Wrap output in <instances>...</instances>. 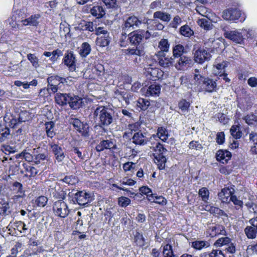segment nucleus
Segmentation results:
<instances>
[{
  "label": "nucleus",
  "instance_id": "nucleus-42",
  "mask_svg": "<svg viewBox=\"0 0 257 257\" xmlns=\"http://www.w3.org/2000/svg\"><path fill=\"white\" fill-rule=\"evenodd\" d=\"M48 201V199L47 197L44 196H40L36 199L35 203L37 206L43 207L46 205Z\"/></svg>",
  "mask_w": 257,
  "mask_h": 257
},
{
  "label": "nucleus",
  "instance_id": "nucleus-8",
  "mask_svg": "<svg viewBox=\"0 0 257 257\" xmlns=\"http://www.w3.org/2000/svg\"><path fill=\"white\" fill-rule=\"evenodd\" d=\"M235 186L232 184L227 185L218 193L219 199L222 203H229L230 199L235 193Z\"/></svg>",
  "mask_w": 257,
  "mask_h": 257
},
{
  "label": "nucleus",
  "instance_id": "nucleus-49",
  "mask_svg": "<svg viewBox=\"0 0 257 257\" xmlns=\"http://www.w3.org/2000/svg\"><path fill=\"white\" fill-rule=\"evenodd\" d=\"M47 158V153H39L38 154L35 153L34 162L36 164H38L41 161L46 160Z\"/></svg>",
  "mask_w": 257,
  "mask_h": 257
},
{
  "label": "nucleus",
  "instance_id": "nucleus-31",
  "mask_svg": "<svg viewBox=\"0 0 257 257\" xmlns=\"http://www.w3.org/2000/svg\"><path fill=\"white\" fill-rule=\"evenodd\" d=\"M190 103L185 99H181L178 103V107L182 114H185L189 110Z\"/></svg>",
  "mask_w": 257,
  "mask_h": 257
},
{
  "label": "nucleus",
  "instance_id": "nucleus-35",
  "mask_svg": "<svg viewBox=\"0 0 257 257\" xmlns=\"http://www.w3.org/2000/svg\"><path fill=\"white\" fill-rule=\"evenodd\" d=\"M198 24L206 30L212 29V24L209 20L207 19H201L198 21Z\"/></svg>",
  "mask_w": 257,
  "mask_h": 257
},
{
  "label": "nucleus",
  "instance_id": "nucleus-36",
  "mask_svg": "<svg viewBox=\"0 0 257 257\" xmlns=\"http://www.w3.org/2000/svg\"><path fill=\"white\" fill-rule=\"evenodd\" d=\"M199 196L201 197L202 200L207 202L209 199V192L206 187H202L199 189L198 192Z\"/></svg>",
  "mask_w": 257,
  "mask_h": 257
},
{
  "label": "nucleus",
  "instance_id": "nucleus-45",
  "mask_svg": "<svg viewBox=\"0 0 257 257\" xmlns=\"http://www.w3.org/2000/svg\"><path fill=\"white\" fill-rule=\"evenodd\" d=\"M232 202L233 204L235 206V208L237 209L241 208L243 207V201L239 199L234 194L233 195L231 196L230 199V202Z\"/></svg>",
  "mask_w": 257,
  "mask_h": 257
},
{
  "label": "nucleus",
  "instance_id": "nucleus-54",
  "mask_svg": "<svg viewBox=\"0 0 257 257\" xmlns=\"http://www.w3.org/2000/svg\"><path fill=\"white\" fill-rule=\"evenodd\" d=\"M154 20L152 21V26L155 30H160V23L158 22L157 20L156 19L158 18L161 19V12H157L154 14Z\"/></svg>",
  "mask_w": 257,
  "mask_h": 257
},
{
  "label": "nucleus",
  "instance_id": "nucleus-25",
  "mask_svg": "<svg viewBox=\"0 0 257 257\" xmlns=\"http://www.w3.org/2000/svg\"><path fill=\"white\" fill-rule=\"evenodd\" d=\"M160 92L161 87L159 84H152L147 89L146 95L157 97L159 96Z\"/></svg>",
  "mask_w": 257,
  "mask_h": 257
},
{
  "label": "nucleus",
  "instance_id": "nucleus-51",
  "mask_svg": "<svg viewBox=\"0 0 257 257\" xmlns=\"http://www.w3.org/2000/svg\"><path fill=\"white\" fill-rule=\"evenodd\" d=\"M135 242L139 246H143L145 245V239L142 234L137 232L135 235Z\"/></svg>",
  "mask_w": 257,
  "mask_h": 257
},
{
  "label": "nucleus",
  "instance_id": "nucleus-24",
  "mask_svg": "<svg viewBox=\"0 0 257 257\" xmlns=\"http://www.w3.org/2000/svg\"><path fill=\"white\" fill-rule=\"evenodd\" d=\"M146 73L148 78L153 81H156L161 78L159 69L157 68L149 67L146 70Z\"/></svg>",
  "mask_w": 257,
  "mask_h": 257
},
{
  "label": "nucleus",
  "instance_id": "nucleus-17",
  "mask_svg": "<svg viewBox=\"0 0 257 257\" xmlns=\"http://www.w3.org/2000/svg\"><path fill=\"white\" fill-rule=\"evenodd\" d=\"M63 63L69 67L70 71H74L76 69V59L72 52L65 54L63 60Z\"/></svg>",
  "mask_w": 257,
  "mask_h": 257
},
{
  "label": "nucleus",
  "instance_id": "nucleus-33",
  "mask_svg": "<svg viewBox=\"0 0 257 257\" xmlns=\"http://www.w3.org/2000/svg\"><path fill=\"white\" fill-rule=\"evenodd\" d=\"M46 131L48 137L52 138L55 135L54 132V123L53 121H48L45 123Z\"/></svg>",
  "mask_w": 257,
  "mask_h": 257
},
{
  "label": "nucleus",
  "instance_id": "nucleus-43",
  "mask_svg": "<svg viewBox=\"0 0 257 257\" xmlns=\"http://www.w3.org/2000/svg\"><path fill=\"white\" fill-rule=\"evenodd\" d=\"M89 132L90 128L88 124L86 122H83L79 133L81 134L83 137L87 138L89 136Z\"/></svg>",
  "mask_w": 257,
  "mask_h": 257
},
{
  "label": "nucleus",
  "instance_id": "nucleus-14",
  "mask_svg": "<svg viewBox=\"0 0 257 257\" xmlns=\"http://www.w3.org/2000/svg\"><path fill=\"white\" fill-rule=\"evenodd\" d=\"M192 64V60L190 58L183 56L179 58L175 67L178 70L185 71L191 67Z\"/></svg>",
  "mask_w": 257,
  "mask_h": 257
},
{
  "label": "nucleus",
  "instance_id": "nucleus-40",
  "mask_svg": "<svg viewBox=\"0 0 257 257\" xmlns=\"http://www.w3.org/2000/svg\"><path fill=\"white\" fill-rule=\"evenodd\" d=\"M230 132L232 136L235 139H239L241 137L242 133L238 125L232 126Z\"/></svg>",
  "mask_w": 257,
  "mask_h": 257
},
{
  "label": "nucleus",
  "instance_id": "nucleus-60",
  "mask_svg": "<svg viewBox=\"0 0 257 257\" xmlns=\"http://www.w3.org/2000/svg\"><path fill=\"white\" fill-rule=\"evenodd\" d=\"M210 229L211 230L210 234L212 236L216 235V230L223 231V232H225L224 227L220 225L211 226L210 227Z\"/></svg>",
  "mask_w": 257,
  "mask_h": 257
},
{
  "label": "nucleus",
  "instance_id": "nucleus-55",
  "mask_svg": "<svg viewBox=\"0 0 257 257\" xmlns=\"http://www.w3.org/2000/svg\"><path fill=\"white\" fill-rule=\"evenodd\" d=\"M28 59L31 62L32 65L35 68L39 66V59L34 54H28L27 55Z\"/></svg>",
  "mask_w": 257,
  "mask_h": 257
},
{
  "label": "nucleus",
  "instance_id": "nucleus-34",
  "mask_svg": "<svg viewBox=\"0 0 257 257\" xmlns=\"http://www.w3.org/2000/svg\"><path fill=\"white\" fill-rule=\"evenodd\" d=\"M215 68L216 70L218 71L216 72V70H214L215 73H220V74L222 73L225 72V68L228 66L229 62L226 61H223L222 62L217 63L216 61Z\"/></svg>",
  "mask_w": 257,
  "mask_h": 257
},
{
  "label": "nucleus",
  "instance_id": "nucleus-1",
  "mask_svg": "<svg viewBox=\"0 0 257 257\" xmlns=\"http://www.w3.org/2000/svg\"><path fill=\"white\" fill-rule=\"evenodd\" d=\"M127 32H122V36L120 39V45L121 47H125L131 45L132 48L126 50V54L136 55L140 57L144 54L143 43L144 40L148 39L151 34L149 31L144 30L134 31L127 35Z\"/></svg>",
  "mask_w": 257,
  "mask_h": 257
},
{
  "label": "nucleus",
  "instance_id": "nucleus-21",
  "mask_svg": "<svg viewBox=\"0 0 257 257\" xmlns=\"http://www.w3.org/2000/svg\"><path fill=\"white\" fill-rule=\"evenodd\" d=\"M68 78H64L58 75H52L47 78L49 86H58L60 84L67 83Z\"/></svg>",
  "mask_w": 257,
  "mask_h": 257
},
{
  "label": "nucleus",
  "instance_id": "nucleus-6",
  "mask_svg": "<svg viewBox=\"0 0 257 257\" xmlns=\"http://www.w3.org/2000/svg\"><path fill=\"white\" fill-rule=\"evenodd\" d=\"M220 28L223 31V36L226 39L238 44H241L243 42L244 38L241 33L236 30L230 31L228 26L224 24L220 25Z\"/></svg>",
  "mask_w": 257,
  "mask_h": 257
},
{
  "label": "nucleus",
  "instance_id": "nucleus-10",
  "mask_svg": "<svg viewBox=\"0 0 257 257\" xmlns=\"http://www.w3.org/2000/svg\"><path fill=\"white\" fill-rule=\"evenodd\" d=\"M141 24V21L136 16H133L129 17L122 26V32L131 31L136 28H139Z\"/></svg>",
  "mask_w": 257,
  "mask_h": 257
},
{
  "label": "nucleus",
  "instance_id": "nucleus-18",
  "mask_svg": "<svg viewBox=\"0 0 257 257\" xmlns=\"http://www.w3.org/2000/svg\"><path fill=\"white\" fill-rule=\"evenodd\" d=\"M146 133L141 131L135 133L132 138L133 143L136 145L144 146L147 144L148 139Z\"/></svg>",
  "mask_w": 257,
  "mask_h": 257
},
{
  "label": "nucleus",
  "instance_id": "nucleus-47",
  "mask_svg": "<svg viewBox=\"0 0 257 257\" xmlns=\"http://www.w3.org/2000/svg\"><path fill=\"white\" fill-rule=\"evenodd\" d=\"M69 123L72 124L74 128L79 132L81 125L83 122L81 121L78 118H70L69 119Z\"/></svg>",
  "mask_w": 257,
  "mask_h": 257
},
{
  "label": "nucleus",
  "instance_id": "nucleus-12",
  "mask_svg": "<svg viewBox=\"0 0 257 257\" xmlns=\"http://www.w3.org/2000/svg\"><path fill=\"white\" fill-rule=\"evenodd\" d=\"M31 118V115L29 112L25 110L21 111L18 114V116L12 118L10 121V126L13 128H16L19 124L23 122L28 121Z\"/></svg>",
  "mask_w": 257,
  "mask_h": 257
},
{
  "label": "nucleus",
  "instance_id": "nucleus-62",
  "mask_svg": "<svg viewBox=\"0 0 257 257\" xmlns=\"http://www.w3.org/2000/svg\"><path fill=\"white\" fill-rule=\"evenodd\" d=\"M108 8H115L117 6L116 0H102Z\"/></svg>",
  "mask_w": 257,
  "mask_h": 257
},
{
  "label": "nucleus",
  "instance_id": "nucleus-32",
  "mask_svg": "<svg viewBox=\"0 0 257 257\" xmlns=\"http://www.w3.org/2000/svg\"><path fill=\"white\" fill-rule=\"evenodd\" d=\"M91 48L90 45L87 42L82 44L79 54L82 57H87L90 53Z\"/></svg>",
  "mask_w": 257,
  "mask_h": 257
},
{
  "label": "nucleus",
  "instance_id": "nucleus-41",
  "mask_svg": "<svg viewBox=\"0 0 257 257\" xmlns=\"http://www.w3.org/2000/svg\"><path fill=\"white\" fill-rule=\"evenodd\" d=\"M208 243L204 240H197L192 242V246L196 249L201 250L205 246H208Z\"/></svg>",
  "mask_w": 257,
  "mask_h": 257
},
{
  "label": "nucleus",
  "instance_id": "nucleus-15",
  "mask_svg": "<svg viewBox=\"0 0 257 257\" xmlns=\"http://www.w3.org/2000/svg\"><path fill=\"white\" fill-rule=\"evenodd\" d=\"M173 59L166 57L162 54V79L167 78L169 75L170 67L172 66Z\"/></svg>",
  "mask_w": 257,
  "mask_h": 257
},
{
  "label": "nucleus",
  "instance_id": "nucleus-64",
  "mask_svg": "<svg viewBox=\"0 0 257 257\" xmlns=\"http://www.w3.org/2000/svg\"><path fill=\"white\" fill-rule=\"evenodd\" d=\"M181 19L179 16H175L170 25L174 28H177V26L181 23Z\"/></svg>",
  "mask_w": 257,
  "mask_h": 257
},
{
  "label": "nucleus",
  "instance_id": "nucleus-56",
  "mask_svg": "<svg viewBox=\"0 0 257 257\" xmlns=\"http://www.w3.org/2000/svg\"><path fill=\"white\" fill-rule=\"evenodd\" d=\"M100 142L102 144L104 150L116 148V145L114 144L113 142L111 140H103L101 141Z\"/></svg>",
  "mask_w": 257,
  "mask_h": 257
},
{
  "label": "nucleus",
  "instance_id": "nucleus-29",
  "mask_svg": "<svg viewBox=\"0 0 257 257\" xmlns=\"http://www.w3.org/2000/svg\"><path fill=\"white\" fill-rule=\"evenodd\" d=\"M10 132L9 127L0 124V142L7 140L10 137Z\"/></svg>",
  "mask_w": 257,
  "mask_h": 257
},
{
  "label": "nucleus",
  "instance_id": "nucleus-39",
  "mask_svg": "<svg viewBox=\"0 0 257 257\" xmlns=\"http://www.w3.org/2000/svg\"><path fill=\"white\" fill-rule=\"evenodd\" d=\"M184 48L182 45L179 44L176 45L173 50V56L175 57H181L183 56L182 54L184 52Z\"/></svg>",
  "mask_w": 257,
  "mask_h": 257
},
{
  "label": "nucleus",
  "instance_id": "nucleus-48",
  "mask_svg": "<svg viewBox=\"0 0 257 257\" xmlns=\"http://www.w3.org/2000/svg\"><path fill=\"white\" fill-rule=\"evenodd\" d=\"M163 255L164 257H174L172 246L170 244H166L164 246Z\"/></svg>",
  "mask_w": 257,
  "mask_h": 257
},
{
  "label": "nucleus",
  "instance_id": "nucleus-4",
  "mask_svg": "<svg viewBox=\"0 0 257 257\" xmlns=\"http://www.w3.org/2000/svg\"><path fill=\"white\" fill-rule=\"evenodd\" d=\"M194 80L200 85L202 90L206 92L211 93L216 92L218 89L216 80H214L209 77H205L199 74H195Z\"/></svg>",
  "mask_w": 257,
  "mask_h": 257
},
{
  "label": "nucleus",
  "instance_id": "nucleus-53",
  "mask_svg": "<svg viewBox=\"0 0 257 257\" xmlns=\"http://www.w3.org/2000/svg\"><path fill=\"white\" fill-rule=\"evenodd\" d=\"M243 119L247 124L251 125L257 121V116L253 114H247L243 117Z\"/></svg>",
  "mask_w": 257,
  "mask_h": 257
},
{
  "label": "nucleus",
  "instance_id": "nucleus-2",
  "mask_svg": "<svg viewBox=\"0 0 257 257\" xmlns=\"http://www.w3.org/2000/svg\"><path fill=\"white\" fill-rule=\"evenodd\" d=\"M92 115L96 125L104 132L116 119L114 110L107 106H97L94 110Z\"/></svg>",
  "mask_w": 257,
  "mask_h": 257
},
{
  "label": "nucleus",
  "instance_id": "nucleus-5",
  "mask_svg": "<svg viewBox=\"0 0 257 257\" xmlns=\"http://www.w3.org/2000/svg\"><path fill=\"white\" fill-rule=\"evenodd\" d=\"M65 194L66 193L62 192L59 197L62 200L56 201L53 206V210L55 214L61 218L67 217L69 213V210L67 204L62 200L65 198Z\"/></svg>",
  "mask_w": 257,
  "mask_h": 257
},
{
  "label": "nucleus",
  "instance_id": "nucleus-37",
  "mask_svg": "<svg viewBox=\"0 0 257 257\" xmlns=\"http://www.w3.org/2000/svg\"><path fill=\"white\" fill-rule=\"evenodd\" d=\"M60 181L71 185H74L78 182L77 178L73 175L66 176Z\"/></svg>",
  "mask_w": 257,
  "mask_h": 257
},
{
  "label": "nucleus",
  "instance_id": "nucleus-26",
  "mask_svg": "<svg viewBox=\"0 0 257 257\" xmlns=\"http://www.w3.org/2000/svg\"><path fill=\"white\" fill-rule=\"evenodd\" d=\"M22 165L26 173L25 174V177L31 178V177H35L38 174V170L35 167L24 163H23Z\"/></svg>",
  "mask_w": 257,
  "mask_h": 257
},
{
  "label": "nucleus",
  "instance_id": "nucleus-59",
  "mask_svg": "<svg viewBox=\"0 0 257 257\" xmlns=\"http://www.w3.org/2000/svg\"><path fill=\"white\" fill-rule=\"evenodd\" d=\"M118 204L122 207H125L131 203V200L125 197H121L118 199Z\"/></svg>",
  "mask_w": 257,
  "mask_h": 257
},
{
  "label": "nucleus",
  "instance_id": "nucleus-46",
  "mask_svg": "<svg viewBox=\"0 0 257 257\" xmlns=\"http://www.w3.org/2000/svg\"><path fill=\"white\" fill-rule=\"evenodd\" d=\"M150 105V101L146 99L140 98L138 100L137 105L138 107H140L142 110H146Z\"/></svg>",
  "mask_w": 257,
  "mask_h": 257
},
{
  "label": "nucleus",
  "instance_id": "nucleus-28",
  "mask_svg": "<svg viewBox=\"0 0 257 257\" xmlns=\"http://www.w3.org/2000/svg\"><path fill=\"white\" fill-rule=\"evenodd\" d=\"M22 21L23 20H21L20 19H17L16 15H12V16L6 21V22L12 28L19 29V26L20 25V24H22Z\"/></svg>",
  "mask_w": 257,
  "mask_h": 257
},
{
  "label": "nucleus",
  "instance_id": "nucleus-38",
  "mask_svg": "<svg viewBox=\"0 0 257 257\" xmlns=\"http://www.w3.org/2000/svg\"><path fill=\"white\" fill-rule=\"evenodd\" d=\"M180 34L185 37H189L192 36L194 32L188 25H184L180 29Z\"/></svg>",
  "mask_w": 257,
  "mask_h": 257
},
{
  "label": "nucleus",
  "instance_id": "nucleus-9",
  "mask_svg": "<svg viewBox=\"0 0 257 257\" xmlns=\"http://www.w3.org/2000/svg\"><path fill=\"white\" fill-rule=\"evenodd\" d=\"M249 223L250 225L244 228V233L248 238L254 239L257 236V217L250 219Z\"/></svg>",
  "mask_w": 257,
  "mask_h": 257
},
{
  "label": "nucleus",
  "instance_id": "nucleus-63",
  "mask_svg": "<svg viewBox=\"0 0 257 257\" xmlns=\"http://www.w3.org/2000/svg\"><path fill=\"white\" fill-rule=\"evenodd\" d=\"M2 150L6 155H9L11 153H14L15 152L14 148L8 145L3 146Z\"/></svg>",
  "mask_w": 257,
  "mask_h": 257
},
{
  "label": "nucleus",
  "instance_id": "nucleus-50",
  "mask_svg": "<svg viewBox=\"0 0 257 257\" xmlns=\"http://www.w3.org/2000/svg\"><path fill=\"white\" fill-rule=\"evenodd\" d=\"M80 25L81 26V29L83 30H87L90 32H93L94 31L93 24L92 22L83 21L81 23Z\"/></svg>",
  "mask_w": 257,
  "mask_h": 257
},
{
  "label": "nucleus",
  "instance_id": "nucleus-16",
  "mask_svg": "<svg viewBox=\"0 0 257 257\" xmlns=\"http://www.w3.org/2000/svg\"><path fill=\"white\" fill-rule=\"evenodd\" d=\"M49 145L57 161L58 162H62L65 157L63 149L62 147L54 143H50Z\"/></svg>",
  "mask_w": 257,
  "mask_h": 257
},
{
  "label": "nucleus",
  "instance_id": "nucleus-11",
  "mask_svg": "<svg viewBox=\"0 0 257 257\" xmlns=\"http://www.w3.org/2000/svg\"><path fill=\"white\" fill-rule=\"evenodd\" d=\"M240 11L235 8H229L224 10L221 14V17L226 21H235L240 17Z\"/></svg>",
  "mask_w": 257,
  "mask_h": 257
},
{
  "label": "nucleus",
  "instance_id": "nucleus-58",
  "mask_svg": "<svg viewBox=\"0 0 257 257\" xmlns=\"http://www.w3.org/2000/svg\"><path fill=\"white\" fill-rule=\"evenodd\" d=\"M188 147L190 149L201 150L203 149L202 145L198 141H192L189 143Z\"/></svg>",
  "mask_w": 257,
  "mask_h": 257
},
{
  "label": "nucleus",
  "instance_id": "nucleus-57",
  "mask_svg": "<svg viewBox=\"0 0 257 257\" xmlns=\"http://www.w3.org/2000/svg\"><path fill=\"white\" fill-rule=\"evenodd\" d=\"M13 186L14 187V190H15L17 194H25V191L23 189L22 184L21 183L17 181L15 182L13 184Z\"/></svg>",
  "mask_w": 257,
  "mask_h": 257
},
{
  "label": "nucleus",
  "instance_id": "nucleus-20",
  "mask_svg": "<svg viewBox=\"0 0 257 257\" xmlns=\"http://www.w3.org/2000/svg\"><path fill=\"white\" fill-rule=\"evenodd\" d=\"M40 18L41 15L40 14L33 15L28 18L23 20L22 25L37 27L40 23L39 19Z\"/></svg>",
  "mask_w": 257,
  "mask_h": 257
},
{
  "label": "nucleus",
  "instance_id": "nucleus-13",
  "mask_svg": "<svg viewBox=\"0 0 257 257\" xmlns=\"http://www.w3.org/2000/svg\"><path fill=\"white\" fill-rule=\"evenodd\" d=\"M211 55L203 48H199L194 53V61L199 64H202L210 59Z\"/></svg>",
  "mask_w": 257,
  "mask_h": 257
},
{
  "label": "nucleus",
  "instance_id": "nucleus-19",
  "mask_svg": "<svg viewBox=\"0 0 257 257\" xmlns=\"http://www.w3.org/2000/svg\"><path fill=\"white\" fill-rule=\"evenodd\" d=\"M71 96L69 93H57L55 96V100L59 105L64 106L69 104Z\"/></svg>",
  "mask_w": 257,
  "mask_h": 257
},
{
  "label": "nucleus",
  "instance_id": "nucleus-30",
  "mask_svg": "<svg viewBox=\"0 0 257 257\" xmlns=\"http://www.w3.org/2000/svg\"><path fill=\"white\" fill-rule=\"evenodd\" d=\"M90 13L92 15L97 18L102 17L105 14L104 9L100 6H94L91 9Z\"/></svg>",
  "mask_w": 257,
  "mask_h": 257
},
{
  "label": "nucleus",
  "instance_id": "nucleus-3",
  "mask_svg": "<svg viewBox=\"0 0 257 257\" xmlns=\"http://www.w3.org/2000/svg\"><path fill=\"white\" fill-rule=\"evenodd\" d=\"M161 128L158 127L157 135H152L150 140L152 145L151 148L153 149V151L151 156L153 157L154 162L157 165L158 168L159 170H161V138L159 136Z\"/></svg>",
  "mask_w": 257,
  "mask_h": 257
},
{
  "label": "nucleus",
  "instance_id": "nucleus-22",
  "mask_svg": "<svg viewBox=\"0 0 257 257\" xmlns=\"http://www.w3.org/2000/svg\"><path fill=\"white\" fill-rule=\"evenodd\" d=\"M231 157V153L227 150H220L216 154V160L223 164L227 163Z\"/></svg>",
  "mask_w": 257,
  "mask_h": 257
},
{
  "label": "nucleus",
  "instance_id": "nucleus-27",
  "mask_svg": "<svg viewBox=\"0 0 257 257\" xmlns=\"http://www.w3.org/2000/svg\"><path fill=\"white\" fill-rule=\"evenodd\" d=\"M111 39L109 34L98 37L96 40V44L100 47H106L109 44Z\"/></svg>",
  "mask_w": 257,
  "mask_h": 257
},
{
  "label": "nucleus",
  "instance_id": "nucleus-23",
  "mask_svg": "<svg viewBox=\"0 0 257 257\" xmlns=\"http://www.w3.org/2000/svg\"><path fill=\"white\" fill-rule=\"evenodd\" d=\"M69 100V105L71 108L73 109H77L81 107L83 104V101L82 98L79 97L78 95L71 96V99Z\"/></svg>",
  "mask_w": 257,
  "mask_h": 257
},
{
  "label": "nucleus",
  "instance_id": "nucleus-61",
  "mask_svg": "<svg viewBox=\"0 0 257 257\" xmlns=\"http://www.w3.org/2000/svg\"><path fill=\"white\" fill-rule=\"evenodd\" d=\"M35 152L34 151L32 154L27 152L26 150H24V159L28 162H34Z\"/></svg>",
  "mask_w": 257,
  "mask_h": 257
},
{
  "label": "nucleus",
  "instance_id": "nucleus-52",
  "mask_svg": "<svg viewBox=\"0 0 257 257\" xmlns=\"http://www.w3.org/2000/svg\"><path fill=\"white\" fill-rule=\"evenodd\" d=\"M210 213L214 215L226 216V213L218 207L211 206L208 210Z\"/></svg>",
  "mask_w": 257,
  "mask_h": 257
},
{
  "label": "nucleus",
  "instance_id": "nucleus-7",
  "mask_svg": "<svg viewBox=\"0 0 257 257\" xmlns=\"http://www.w3.org/2000/svg\"><path fill=\"white\" fill-rule=\"evenodd\" d=\"M73 201H75L80 205H85L90 203L94 200L92 194L84 191H78L74 194Z\"/></svg>",
  "mask_w": 257,
  "mask_h": 257
},
{
  "label": "nucleus",
  "instance_id": "nucleus-44",
  "mask_svg": "<svg viewBox=\"0 0 257 257\" xmlns=\"http://www.w3.org/2000/svg\"><path fill=\"white\" fill-rule=\"evenodd\" d=\"M231 242L230 239L228 237H221L218 239L214 244L217 246H227Z\"/></svg>",
  "mask_w": 257,
  "mask_h": 257
}]
</instances>
